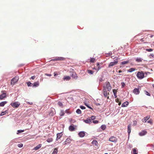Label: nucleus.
<instances>
[{"mask_svg":"<svg viewBox=\"0 0 154 154\" xmlns=\"http://www.w3.org/2000/svg\"><path fill=\"white\" fill-rule=\"evenodd\" d=\"M137 76L139 79H142L144 77V74L142 71L141 72H138L137 74Z\"/></svg>","mask_w":154,"mask_h":154,"instance_id":"nucleus-1","label":"nucleus"},{"mask_svg":"<svg viewBox=\"0 0 154 154\" xmlns=\"http://www.w3.org/2000/svg\"><path fill=\"white\" fill-rule=\"evenodd\" d=\"M19 79V77L18 76H15L11 80V85H14L15 83L17 82Z\"/></svg>","mask_w":154,"mask_h":154,"instance_id":"nucleus-2","label":"nucleus"},{"mask_svg":"<svg viewBox=\"0 0 154 154\" xmlns=\"http://www.w3.org/2000/svg\"><path fill=\"white\" fill-rule=\"evenodd\" d=\"M140 88V86L138 87L137 88H135L134 89L133 91V92L135 95H138L140 93V90L139 88Z\"/></svg>","mask_w":154,"mask_h":154,"instance_id":"nucleus-3","label":"nucleus"},{"mask_svg":"<svg viewBox=\"0 0 154 154\" xmlns=\"http://www.w3.org/2000/svg\"><path fill=\"white\" fill-rule=\"evenodd\" d=\"M10 105L14 108H17L20 105V103L18 102L11 103Z\"/></svg>","mask_w":154,"mask_h":154,"instance_id":"nucleus-4","label":"nucleus"},{"mask_svg":"<svg viewBox=\"0 0 154 154\" xmlns=\"http://www.w3.org/2000/svg\"><path fill=\"white\" fill-rule=\"evenodd\" d=\"M117 58H116L114 60V61L111 62L108 65V67H110L111 66H113L114 65L118 63Z\"/></svg>","mask_w":154,"mask_h":154,"instance_id":"nucleus-5","label":"nucleus"},{"mask_svg":"<svg viewBox=\"0 0 154 154\" xmlns=\"http://www.w3.org/2000/svg\"><path fill=\"white\" fill-rule=\"evenodd\" d=\"M109 141L112 142L116 143L117 142V139L116 137L112 136L109 139Z\"/></svg>","mask_w":154,"mask_h":154,"instance_id":"nucleus-6","label":"nucleus"},{"mask_svg":"<svg viewBox=\"0 0 154 154\" xmlns=\"http://www.w3.org/2000/svg\"><path fill=\"white\" fill-rule=\"evenodd\" d=\"M85 132L84 131H80L78 133V135L80 137H84L85 135ZM88 135V134L87 133L86 134V135Z\"/></svg>","mask_w":154,"mask_h":154,"instance_id":"nucleus-7","label":"nucleus"},{"mask_svg":"<svg viewBox=\"0 0 154 154\" xmlns=\"http://www.w3.org/2000/svg\"><path fill=\"white\" fill-rule=\"evenodd\" d=\"M65 60V58L62 57H56L55 58L52 59L53 61L57 60Z\"/></svg>","mask_w":154,"mask_h":154,"instance_id":"nucleus-8","label":"nucleus"},{"mask_svg":"<svg viewBox=\"0 0 154 154\" xmlns=\"http://www.w3.org/2000/svg\"><path fill=\"white\" fill-rule=\"evenodd\" d=\"M72 140L70 138V137H68L63 143V144L66 145L67 144H70Z\"/></svg>","mask_w":154,"mask_h":154,"instance_id":"nucleus-9","label":"nucleus"},{"mask_svg":"<svg viewBox=\"0 0 154 154\" xmlns=\"http://www.w3.org/2000/svg\"><path fill=\"white\" fill-rule=\"evenodd\" d=\"M147 133V132L145 130H143L139 133V135L140 136H143Z\"/></svg>","mask_w":154,"mask_h":154,"instance_id":"nucleus-10","label":"nucleus"},{"mask_svg":"<svg viewBox=\"0 0 154 154\" xmlns=\"http://www.w3.org/2000/svg\"><path fill=\"white\" fill-rule=\"evenodd\" d=\"M106 88L107 90L109 91L111 89V86L109 82H108L106 84Z\"/></svg>","mask_w":154,"mask_h":154,"instance_id":"nucleus-11","label":"nucleus"},{"mask_svg":"<svg viewBox=\"0 0 154 154\" xmlns=\"http://www.w3.org/2000/svg\"><path fill=\"white\" fill-rule=\"evenodd\" d=\"M55 109H53L52 110H51L49 112V115L50 116H53L55 114Z\"/></svg>","mask_w":154,"mask_h":154,"instance_id":"nucleus-12","label":"nucleus"},{"mask_svg":"<svg viewBox=\"0 0 154 154\" xmlns=\"http://www.w3.org/2000/svg\"><path fill=\"white\" fill-rule=\"evenodd\" d=\"M83 121L85 123L87 124H90V123L91 122V119L90 117H88L86 120H84Z\"/></svg>","mask_w":154,"mask_h":154,"instance_id":"nucleus-13","label":"nucleus"},{"mask_svg":"<svg viewBox=\"0 0 154 154\" xmlns=\"http://www.w3.org/2000/svg\"><path fill=\"white\" fill-rule=\"evenodd\" d=\"M39 85V81L35 82L33 84H32V88H35L38 86Z\"/></svg>","mask_w":154,"mask_h":154,"instance_id":"nucleus-14","label":"nucleus"},{"mask_svg":"<svg viewBox=\"0 0 154 154\" xmlns=\"http://www.w3.org/2000/svg\"><path fill=\"white\" fill-rule=\"evenodd\" d=\"M62 135V133H58L57 134V138L56 140H58L60 139Z\"/></svg>","mask_w":154,"mask_h":154,"instance_id":"nucleus-15","label":"nucleus"},{"mask_svg":"<svg viewBox=\"0 0 154 154\" xmlns=\"http://www.w3.org/2000/svg\"><path fill=\"white\" fill-rule=\"evenodd\" d=\"M131 125L130 124L128 125V135L129 136L131 132Z\"/></svg>","mask_w":154,"mask_h":154,"instance_id":"nucleus-16","label":"nucleus"},{"mask_svg":"<svg viewBox=\"0 0 154 154\" xmlns=\"http://www.w3.org/2000/svg\"><path fill=\"white\" fill-rule=\"evenodd\" d=\"M129 103L128 101H126L123 103L122 105V107H127Z\"/></svg>","mask_w":154,"mask_h":154,"instance_id":"nucleus-17","label":"nucleus"},{"mask_svg":"<svg viewBox=\"0 0 154 154\" xmlns=\"http://www.w3.org/2000/svg\"><path fill=\"white\" fill-rule=\"evenodd\" d=\"M6 93H3L0 95V99L2 100L6 97Z\"/></svg>","mask_w":154,"mask_h":154,"instance_id":"nucleus-18","label":"nucleus"},{"mask_svg":"<svg viewBox=\"0 0 154 154\" xmlns=\"http://www.w3.org/2000/svg\"><path fill=\"white\" fill-rule=\"evenodd\" d=\"M103 96L105 97H106L107 96V93L105 88L104 87L103 89Z\"/></svg>","mask_w":154,"mask_h":154,"instance_id":"nucleus-19","label":"nucleus"},{"mask_svg":"<svg viewBox=\"0 0 154 154\" xmlns=\"http://www.w3.org/2000/svg\"><path fill=\"white\" fill-rule=\"evenodd\" d=\"M8 109L5 111H2L0 114V116H2L5 115L6 114L8 113Z\"/></svg>","mask_w":154,"mask_h":154,"instance_id":"nucleus-20","label":"nucleus"},{"mask_svg":"<svg viewBox=\"0 0 154 154\" xmlns=\"http://www.w3.org/2000/svg\"><path fill=\"white\" fill-rule=\"evenodd\" d=\"M150 118L149 116H147L146 117H144L142 120V121L144 122H146V120Z\"/></svg>","mask_w":154,"mask_h":154,"instance_id":"nucleus-21","label":"nucleus"},{"mask_svg":"<svg viewBox=\"0 0 154 154\" xmlns=\"http://www.w3.org/2000/svg\"><path fill=\"white\" fill-rule=\"evenodd\" d=\"M7 103V101H2L0 103V106H4L5 104H6Z\"/></svg>","mask_w":154,"mask_h":154,"instance_id":"nucleus-22","label":"nucleus"},{"mask_svg":"<svg viewBox=\"0 0 154 154\" xmlns=\"http://www.w3.org/2000/svg\"><path fill=\"white\" fill-rule=\"evenodd\" d=\"M143 59L140 57H137L136 58L135 60L138 63L141 62L142 61Z\"/></svg>","mask_w":154,"mask_h":154,"instance_id":"nucleus-23","label":"nucleus"},{"mask_svg":"<svg viewBox=\"0 0 154 154\" xmlns=\"http://www.w3.org/2000/svg\"><path fill=\"white\" fill-rule=\"evenodd\" d=\"M69 130L70 131H73L75 130V128L73 126L70 125L69 127Z\"/></svg>","mask_w":154,"mask_h":154,"instance_id":"nucleus-24","label":"nucleus"},{"mask_svg":"<svg viewBox=\"0 0 154 154\" xmlns=\"http://www.w3.org/2000/svg\"><path fill=\"white\" fill-rule=\"evenodd\" d=\"M42 146V144H39L37 146L34 147V149L35 150H37L39 149Z\"/></svg>","mask_w":154,"mask_h":154,"instance_id":"nucleus-25","label":"nucleus"},{"mask_svg":"<svg viewBox=\"0 0 154 154\" xmlns=\"http://www.w3.org/2000/svg\"><path fill=\"white\" fill-rule=\"evenodd\" d=\"M113 92L114 96V97L115 98H116L117 97V96L116 95L117 91L115 89H113L112 90Z\"/></svg>","mask_w":154,"mask_h":154,"instance_id":"nucleus-26","label":"nucleus"},{"mask_svg":"<svg viewBox=\"0 0 154 154\" xmlns=\"http://www.w3.org/2000/svg\"><path fill=\"white\" fill-rule=\"evenodd\" d=\"M131 153L132 154H137L138 153L137 152V150L135 148L133 149V151H132Z\"/></svg>","mask_w":154,"mask_h":154,"instance_id":"nucleus-27","label":"nucleus"},{"mask_svg":"<svg viewBox=\"0 0 154 154\" xmlns=\"http://www.w3.org/2000/svg\"><path fill=\"white\" fill-rule=\"evenodd\" d=\"M92 144L97 146L98 145V142L96 140H93L92 142Z\"/></svg>","mask_w":154,"mask_h":154,"instance_id":"nucleus-28","label":"nucleus"},{"mask_svg":"<svg viewBox=\"0 0 154 154\" xmlns=\"http://www.w3.org/2000/svg\"><path fill=\"white\" fill-rule=\"evenodd\" d=\"M70 78H70V76H66L64 77L63 80H64L68 81V80H69L70 79Z\"/></svg>","mask_w":154,"mask_h":154,"instance_id":"nucleus-29","label":"nucleus"},{"mask_svg":"<svg viewBox=\"0 0 154 154\" xmlns=\"http://www.w3.org/2000/svg\"><path fill=\"white\" fill-rule=\"evenodd\" d=\"M135 68H131L128 70V72H131L135 70Z\"/></svg>","mask_w":154,"mask_h":154,"instance_id":"nucleus-30","label":"nucleus"},{"mask_svg":"<svg viewBox=\"0 0 154 154\" xmlns=\"http://www.w3.org/2000/svg\"><path fill=\"white\" fill-rule=\"evenodd\" d=\"M57 149L55 148L52 154H57Z\"/></svg>","mask_w":154,"mask_h":154,"instance_id":"nucleus-31","label":"nucleus"},{"mask_svg":"<svg viewBox=\"0 0 154 154\" xmlns=\"http://www.w3.org/2000/svg\"><path fill=\"white\" fill-rule=\"evenodd\" d=\"M76 112L78 114H81L82 113V111L79 109H77L76 110Z\"/></svg>","mask_w":154,"mask_h":154,"instance_id":"nucleus-32","label":"nucleus"},{"mask_svg":"<svg viewBox=\"0 0 154 154\" xmlns=\"http://www.w3.org/2000/svg\"><path fill=\"white\" fill-rule=\"evenodd\" d=\"M71 76L73 78H78L77 76H76V74L75 73H73L72 74Z\"/></svg>","mask_w":154,"mask_h":154,"instance_id":"nucleus-33","label":"nucleus"},{"mask_svg":"<svg viewBox=\"0 0 154 154\" xmlns=\"http://www.w3.org/2000/svg\"><path fill=\"white\" fill-rule=\"evenodd\" d=\"M26 83L27 84V86L28 87H32V83L30 82H27Z\"/></svg>","mask_w":154,"mask_h":154,"instance_id":"nucleus-34","label":"nucleus"},{"mask_svg":"<svg viewBox=\"0 0 154 154\" xmlns=\"http://www.w3.org/2000/svg\"><path fill=\"white\" fill-rule=\"evenodd\" d=\"M100 128L102 130H104L106 128V126L105 125H103L101 126Z\"/></svg>","mask_w":154,"mask_h":154,"instance_id":"nucleus-35","label":"nucleus"},{"mask_svg":"<svg viewBox=\"0 0 154 154\" xmlns=\"http://www.w3.org/2000/svg\"><path fill=\"white\" fill-rule=\"evenodd\" d=\"M87 72L88 73H89L91 75H92L94 73V71L91 70L89 69L87 70Z\"/></svg>","mask_w":154,"mask_h":154,"instance_id":"nucleus-36","label":"nucleus"},{"mask_svg":"<svg viewBox=\"0 0 154 154\" xmlns=\"http://www.w3.org/2000/svg\"><path fill=\"white\" fill-rule=\"evenodd\" d=\"M47 141L48 143H50L53 141V139L51 138H48L46 140Z\"/></svg>","mask_w":154,"mask_h":154,"instance_id":"nucleus-37","label":"nucleus"},{"mask_svg":"<svg viewBox=\"0 0 154 154\" xmlns=\"http://www.w3.org/2000/svg\"><path fill=\"white\" fill-rule=\"evenodd\" d=\"M130 62H129V60H127V61H123V62H121V64L122 65H123V64H126V63H129Z\"/></svg>","mask_w":154,"mask_h":154,"instance_id":"nucleus-38","label":"nucleus"},{"mask_svg":"<svg viewBox=\"0 0 154 154\" xmlns=\"http://www.w3.org/2000/svg\"><path fill=\"white\" fill-rule=\"evenodd\" d=\"M95 61V59L93 57L91 58L90 62L92 63H94Z\"/></svg>","mask_w":154,"mask_h":154,"instance_id":"nucleus-39","label":"nucleus"},{"mask_svg":"<svg viewBox=\"0 0 154 154\" xmlns=\"http://www.w3.org/2000/svg\"><path fill=\"white\" fill-rule=\"evenodd\" d=\"M90 118L91 119V120H94L96 119V116H92L91 117H90Z\"/></svg>","mask_w":154,"mask_h":154,"instance_id":"nucleus-40","label":"nucleus"},{"mask_svg":"<svg viewBox=\"0 0 154 154\" xmlns=\"http://www.w3.org/2000/svg\"><path fill=\"white\" fill-rule=\"evenodd\" d=\"M144 92L145 94H146V95L148 96H150V93H149V92H148V91H144Z\"/></svg>","mask_w":154,"mask_h":154,"instance_id":"nucleus-41","label":"nucleus"},{"mask_svg":"<svg viewBox=\"0 0 154 154\" xmlns=\"http://www.w3.org/2000/svg\"><path fill=\"white\" fill-rule=\"evenodd\" d=\"M64 112L63 110H61L60 115V116H63L64 115Z\"/></svg>","mask_w":154,"mask_h":154,"instance_id":"nucleus-42","label":"nucleus"},{"mask_svg":"<svg viewBox=\"0 0 154 154\" xmlns=\"http://www.w3.org/2000/svg\"><path fill=\"white\" fill-rule=\"evenodd\" d=\"M23 131H24V130H18L17 131V134H18L19 133L23 132Z\"/></svg>","mask_w":154,"mask_h":154,"instance_id":"nucleus-43","label":"nucleus"},{"mask_svg":"<svg viewBox=\"0 0 154 154\" xmlns=\"http://www.w3.org/2000/svg\"><path fill=\"white\" fill-rule=\"evenodd\" d=\"M97 68H99V69H100L101 68V67H100V63H97Z\"/></svg>","mask_w":154,"mask_h":154,"instance_id":"nucleus-44","label":"nucleus"},{"mask_svg":"<svg viewBox=\"0 0 154 154\" xmlns=\"http://www.w3.org/2000/svg\"><path fill=\"white\" fill-rule=\"evenodd\" d=\"M103 78V75H102L101 76L100 78L99 79V83L101 82L102 81Z\"/></svg>","mask_w":154,"mask_h":154,"instance_id":"nucleus-45","label":"nucleus"},{"mask_svg":"<svg viewBox=\"0 0 154 154\" xmlns=\"http://www.w3.org/2000/svg\"><path fill=\"white\" fill-rule=\"evenodd\" d=\"M23 145L22 143H20L17 145V146L19 148H21L23 147Z\"/></svg>","mask_w":154,"mask_h":154,"instance_id":"nucleus-46","label":"nucleus"},{"mask_svg":"<svg viewBox=\"0 0 154 154\" xmlns=\"http://www.w3.org/2000/svg\"><path fill=\"white\" fill-rule=\"evenodd\" d=\"M57 104L60 106H63V103L60 101H59L57 103Z\"/></svg>","mask_w":154,"mask_h":154,"instance_id":"nucleus-47","label":"nucleus"},{"mask_svg":"<svg viewBox=\"0 0 154 154\" xmlns=\"http://www.w3.org/2000/svg\"><path fill=\"white\" fill-rule=\"evenodd\" d=\"M122 88H123L125 86V83L124 82H122L121 83Z\"/></svg>","mask_w":154,"mask_h":154,"instance_id":"nucleus-48","label":"nucleus"},{"mask_svg":"<svg viewBox=\"0 0 154 154\" xmlns=\"http://www.w3.org/2000/svg\"><path fill=\"white\" fill-rule=\"evenodd\" d=\"M85 105L89 109H92V108L90 106L88 105L87 104L85 103Z\"/></svg>","mask_w":154,"mask_h":154,"instance_id":"nucleus-49","label":"nucleus"},{"mask_svg":"<svg viewBox=\"0 0 154 154\" xmlns=\"http://www.w3.org/2000/svg\"><path fill=\"white\" fill-rule=\"evenodd\" d=\"M80 108L82 109H85V106L82 105L80 106Z\"/></svg>","mask_w":154,"mask_h":154,"instance_id":"nucleus-50","label":"nucleus"},{"mask_svg":"<svg viewBox=\"0 0 154 154\" xmlns=\"http://www.w3.org/2000/svg\"><path fill=\"white\" fill-rule=\"evenodd\" d=\"M137 122L136 121H135V120L134 121L133 123V125L134 126H135L137 124Z\"/></svg>","mask_w":154,"mask_h":154,"instance_id":"nucleus-51","label":"nucleus"},{"mask_svg":"<svg viewBox=\"0 0 154 154\" xmlns=\"http://www.w3.org/2000/svg\"><path fill=\"white\" fill-rule=\"evenodd\" d=\"M146 50L148 52H151L152 51V49L151 48L147 49H146Z\"/></svg>","mask_w":154,"mask_h":154,"instance_id":"nucleus-52","label":"nucleus"},{"mask_svg":"<svg viewBox=\"0 0 154 154\" xmlns=\"http://www.w3.org/2000/svg\"><path fill=\"white\" fill-rule=\"evenodd\" d=\"M93 123H94V124H97V123H98L99 121H98L97 120H94L93 121Z\"/></svg>","mask_w":154,"mask_h":154,"instance_id":"nucleus-53","label":"nucleus"},{"mask_svg":"<svg viewBox=\"0 0 154 154\" xmlns=\"http://www.w3.org/2000/svg\"><path fill=\"white\" fill-rule=\"evenodd\" d=\"M35 78V76H32L31 78V79H34Z\"/></svg>","mask_w":154,"mask_h":154,"instance_id":"nucleus-54","label":"nucleus"},{"mask_svg":"<svg viewBox=\"0 0 154 154\" xmlns=\"http://www.w3.org/2000/svg\"><path fill=\"white\" fill-rule=\"evenodd\" d=\"M95 103L97 106H99L100 105V103Z\"/></svg>","mask_w":154,"mask_h":154,"instance_id":"nucleus-55","label":"nucleus"},{"mask_svg":"<svg viewBox=\"0 0 154 154\" xmlns=\"http://www.w3.org/2000/svg\"><path fill=\"white\" fill-rule=\"evenodd\" d=\"M45 75H47V76H51V74H48V73L46 74Z\"/></svg>","mask_w":154,"mask_h":154,"instance_id":"nucleus-56","label":"nucleus"},{"mask_svg":"<svg viewBox=\"0 0 154 154\" xmlns=\"http://www.w3.org/2000/svg\"><path fill=\"white\" fill-rule=\"evenodd\" d=\"M107 54H109V56H110L112 54V52L111 51H110L109 52V53Z\"/></svg>","mask_w":154,"mask_h":154,"instance_id":"nucleus-57","label":"nucleus"},{"mask_svg":"<svg viewBox=\"0 0 154 154\" xmlns=\"http://www.w3.org/2000/svg\"><path fill=\"white\" fill-rule=\"evenodd\" d=\"M150 72H145V74L146 75H147L148 74H150Z\"/></svg>","mask_w":154,"mask_h":154,"instance_id":"nucleus-58","label":"nucleus"},{"mask_svg":"<svg viewBox=\"0 0 154 154\" xmlns=\"http://www.w3.org/2000/svg\"><path fill=\"white\" fill-rule=\"evenodd\" d=\"M147 122L148 123H150V124H152V122L151 121H150V120L149 121H147Z\"/></svg>","mask_w":154,"mask_h":154,"instance_id":"nucleus-59","label":"nucleus"},{"mask_svg":"<svg viewBox=\"0 0 154 154\" xmlns=\"http://www.w3.org/2000/svg\"><path fill=\"white\" fill-rule=\"evenodd\" d=\"M54 76H57L58 75V74L56 73L55 72L54 73Z\"/></svg>","mask_w":154,"mask_h":154,"instance_id":"nucleus-60","label":"nucleus"},{"mask_svg":"<svg viewBox=\"0 0 154 154\" xmlns=\"http://www.w3.org/2000/svg\"><path fill=\"white\" fill-rule=\"evenodd\" d=\"M151 56L153 57L154 56V55L153 54H151L149 55L150 57H150Z\"/></svg>","mask_w":154,"mask_h":154,"instance_id":"nucleus-61","label":"nucleus"},{"mask_svg":"<svg viewBox=\"0 0 154 154\" xmlns=\"http://www.w3.org/2000/svg\"><path fill=\"white\" fill-rule=\"evenodd\" d=\"M95 70L96 71H97V72H98L100 69H99V68H96V69H95Z\"/></svg>","mask_w":154,"mask_h":154,"instance_id":"nucleus-62","label":"nucleus"},{"mask_svg":"<svg viewBox=\"0 0 154 154\" xmlns=\"http://www.w3.org/2000/svg\"><path fill=\"white\" fill-rule=\"evenodd\" d=\"M149 35V36L151 38H152L153 37V35Z\"/></svg>","mask_w":154,"mask_h":154,"instance_id":"nucleus-63","label":"nucleus"},{"mask_svg":"<svg viewBox=\"0 0 154 154\" xmlns=\"http://www.w3.org/2000/svg\"><path fill=\"white\" fill-rule=\"evenodd\" d=\"M122 72V70H119V71H118V72H119V73H121V72Z\"/></svg>","mask_w":154,"mask_h":154,"instance_id":"nucleus-64","label":"nucleus"}]
</instances>
